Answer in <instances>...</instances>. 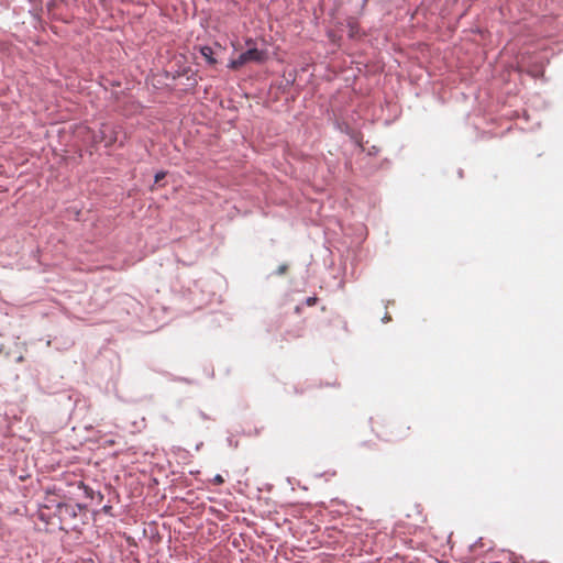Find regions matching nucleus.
<instances>
[{
	"label": "nucleus",
	"mask_w": 563,
	"mask_h": 563,
	"mask_svg": "<svg viewBox=\"0 0 563 563\" xmlns=\"http://www.w3.org/2000/svg\"><path fill=\"white\" fill-rule=\"evenodd\" d=\"M166 176V173L165 172H158L156 175H155V183H159L162 179H164Z\"/></svg>",
	"instance_id": "obj_6"
},
{
	"label": "nucleus",
	"mask_w": 563,
	"mask_h": 563,
	"mask_svg": "<svg viewBox=\"0 0 563 563\" xmlns=\"http://www.w3.org/2000/svg\"><path fill=\"white\" fill-rule=\"evenodd\" d=\"M378 437L386 442L402 443L411 438V427L406 421L394 422L384 427Z\"/></svg>",
	"instance_id": "obj_1"
},
{
	"label": "nucleus",
	"mask_w": 563,
	"mask_h": 563,
	"mask_svg": "<svg viewBox=\"0 0 563 563\" xmlns=\"http://www.w3.org/2000/svg\"><path fill=\"white\" fill-rule=\"evenodd\" d=\"M350 29H351V36H353L356 32V24L354 22L350 23Z\"/></svg>",
	"instance_id": "obj_8"
},
{
	"label": "nucleus",
	"mask_w": 563,
	"mask_h": 563,
	"mask_svg": "<svg viewBox=\"0 0 563 563\" xmlns=\"http://www.w3.org/2000/svg\"><path fill=\"white\" fill-rule=\"evenodd\" d=\"M266 59V53L257 48H250L242 53L236 59L229 64V68L233 70L240 69L243 65L250 62L263 63Z\"/></svg>",
	"instance_id": "obj_2"
},
{
	"label": "nucleus",
	"mask_w": 563,
	"mask_h": 563,
	"mask_svg": "<svg viewBox=\"0 0 563 563\" xmlns=\"http://www.w3.org/2000/svg\"><path fill=\"white\" fill-rule=\"evenodd\" d=\"M201 55L206 58L207 63L210 65H216L217 59L213 57V49L210 46H202L200 48Z\"/></svg>",
	"instance_id": "obj_4"
},
{
	"label": "nucleus",
	"mask_w": 563,
	"mask_h": 563,
	"mask_svg": "<svg viewBox=\"0 0 563 563\" xmlns=\"http://www.w3.org/2000/svg\"><path fill=\"white\" fill-rule=\"evenodd\" d=\"M316 301H317V298H316V297H310V298H308V299H307V305H308V306H312V305H314V303H316Z\"/></svg>",
	"instance_id": "obj_9"
},
{
	"label": "nucleus",
	"mask_w": 563,
	"mask_h": 563,
	"mask_svg": "<svg viewBox=\"0 0 563 563\" xmlns=\"http://www.w3.org/2000/svg\"><path fill=\"white\" fill-rule=\"evenodd\" d=\"M287 268H288V267H287V265H280V266L278 267V269H277V273H278L279 275L285 274V273H286V271H287Z\"/></svg>",
	"instance_id": "obj_7"
},
{
	"label": "nucleus",
	"mask_w": 563,
	"mask_h": 563,
	"mask_svg": "<svg viewBox=\"0 0 563 563\" xmlns=\"http://www.w3.org/2000/svg\"><path fill=\"white\" fill-rule=\"evenodd\" d=\"M100 142H104L106 146H111L118 141L117 126L102 124L100 129Z\"/></svg>",
	"instance_id": "obj_3"
},
{
	"label": "nucleus",
	"mask_w": 563,
	"mask_h": 563,
	"mask_svg": "<svg viewBox=\"0 0 563 563\" xmlns=\"http://www.w3.org/2000/svg\"><path fill=\"white\" fill-rule=\"evenodd\" d=\"M211 483L213 485H222L224 483V478L222 475L220 474H217L212 479H211Z\"/></svg>",
	"instance_id": "obj_5"
}]
</instances>
